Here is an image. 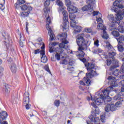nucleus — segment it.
<instances>
[{
    "instance_id": "42",
    "label": "nucleus",
    "mask_w": 124,
    "mask_h": 124,
    "mask_svg": "<svg viewBox=\"0 0 124 124\" xmlns=\"http://www.w3.org/2000/svg\"><path fill=\"white\" fill-rule=\"evenodd\" d=\"M54 105L56 107H59V106H60V100H56L54 101Z\"/></svg>"
},
{
    "instance_id": "49",
    "label": "nucleus",
    "mask_w": 124,
    "mask_h": 124,
    "mask_svg": "<svg viewBox=\"0 0 124 124\" xmlns=\"http://www.w3.org/2000/svg\"><path fill=\"white\" fill-rule=\"evenodd\" d=\"M67 69H68V70H70V71H73V70H74V68L73 67H70L68 66Z\"/></svg>"
},
{
    "instance_id": "25",
    "label": "nucleus",
    "mask_w": 124,
    "mask_h": 124,
    "mask_svg": "<svg viewBox=\"0 0 124 124\" xmlns=\"http://www.w3.org/2000/svg\"><path fill=\"white\" fill-rule=\"evenodd\" d=\"M10 69L13 73H16V71H17L16 64H12Z\"/></svg>"
},
{
    "instance_id": "26",
    "label": "nucleus",
    "mask_w": 124,
    "mask_h": 124,
    "mask_svg": "<svg viewBox=\"0 0 124 124\" xmlns=\"http://www.w3.org/2000/svg\"><path fill=\"white\" fill-rule=\"evenodd\" d=\"M4 89L5 93H9V92H10V86L8 84H5L4 87Z\"/></svg>"
},
{
    "instance_id": "4",
    "label": "nucleus",
    "mask_w": 124,
    "mask_h": 124,
    "mask_svg": "<svg viewBox=\"0 0 124 124\" xmlns=\"http://www.w3.org/2000/svg\"><path fill=\"white\" fill-rule=\"evenodd\" d=\"M108 80L109 81V82H111L110 85L111 86L108 87L107 89H105L103 91H102L103 94L104 96L103 95L104 98H106L108 100L110 99V101L112 100V98L109 96V94L111 92H113V87H118V83L116 80V78L111 76L108 78Z\"/></svg>"
},
{
    "instance_id": "12",
    "label": "nucleus",
    "mask_w": 124,
    "mask_h": 124,
    "mask_svg": "<svg viewBox=\"0 0 124 124\" xmlns=\"http://www.w3.org/2000/svg\"><path fill=\"white\" fill-rule=\"evenodd\" d=\"M113 100H118L117 102H116L115 104L116 108H118V107H121L123 105V101H124V99L120 95H117L113 97Z\"/></svg>"
},
{
    "instance_id": "23",
    "label": "nucleus",
    "mask_w": 124,
    "mask_h": 124,
    "mask_svg": "<svg viewBox=\"0 0 124 124\" xmlns=\"http://www.w3.org/2000/svg\"><path fill=\"white\" fill-rule=\"evenodd\" d=\"M49 12H50V9L48 7H45L44 9V15L45 16V17H47V15H49Z\"/></svg>"
},
{
    "instance_id": "45",
    "label": "nucleus",
    "mask_w": 124,
    "mask_h": 124,
    "mask_svg": "<svg viewBox=\"0 0 124 124\" xmlns=\"http://www.w3.org/2000/svg\"><path fill=\"white\" fill-rule=\"evenodd\" d=\"M75 63V62L74 61L70 60L69 62V65H70L71 66H72V65Z\"/></svg>"
},
{
    "instance_id": "43",
    "label": "nucleus",
    "mask_w": 124,
    "mask_h": 124,
    "mask_svg": "<svg viewBox=\"0 0 124 124\" xmlns=\"http://www.w3.org/2000/svg\"><path fill=\"white\" fill-rule=\"evenodd\" d=\"M22 38H23V37L21 35H20L19 45L21 47H23V46H24V44L23 43V41H22Z\"/></svg>"
},
{
    "instance_id": "17",
    "label": "nucleus",
    "mask_w": 124,
    "mask_h": 124,
    "mask_svg": "<svg viewBox=\"0 0 124 124\" xmlns=\"http://www.w3.org/2000/svg\"><path fill=\"white\" fill-rule=\"evenodd\" d=\"M41 55L42 56L41 59V61L42 62H43L44 63H45V62H47V61H48V59H47V57L45 55V50H43L41 52Z\"/></svg>"
},
{
    "instance_id": "21",
    "label": "nucleus",
    "mask_w": 124,
    "mask_h": 124,
    "mask_svg": "<svg viewBox=\"0 0 124 124\" xmlns=\"http://www.w3.org/2000/svg\"><path fill=\"white\" fill-rule=\"evenodd\" d=\"M24 102H25L26 104L29 103L30 102V93L26 92L24 93Z\"/></svg>"
},
{
    "instance_id": "51",
    "label": "nucleus",
    "mask_w": 124,
    "mask_h": 124,
    "mask_svg": "<svg viewBox=\"0 0 124 124\" xmlns=\"http://www.w3.org/2000/svg\"><path fill=\"white\" fill-rule=\"evenodd\" d=\"M61 63H62V64H66V60L65 59L63 60L61 62Z\"/></svg>"
},
{
    "instance_id": "48",
    "label": "nucleus",
    "mask_w": 124,
    "mask_h": 124,
    "mask_svg": "<svg viewBox=\"0 0 124 124\" xmlns=\"http://www.w3.org/2000/svg\"><path fill=\"white\" fill-rule=\"evenodd\" d=\"M28 26H29V22H26V31L27 32H29V27H28Z\"/></svg>"
},
{
    "instance_id": "58",
    "label": "nucleus",
    "mask_w": 124,
    "mask_h": 124,
    "mask_svg": "<svg viewBox=\"0 0 124 124\" xmlns=\"http://www.w3.org/2000/svg\"><path fill=\"white\" fill-rule=\"evenodd\" d=\"M1 124H8V123H7V122L5 121L3 122H1Z\"/></svg>"
},
{
    "instance_id": "44",
    "label": "nucleus",
    "mask_w": 124,
    "mask_h": 124,
    "mask_svg": "<svg viewBox=\"0 0 124 124\" xmlns=\"http://www.w3.org/2000/svg\"><path fill=\"white\" fill-rule=\"evenodd\" d=\"M43 45V46L41 47V49H42L41 51H44V49H45V44H44V43H39V45Z\"/></svg>"
},
{
    "instance_id": "8",
    "label": "nucleus",
    "mask_w": 124,
    "mask_h": 124,
    "mask_svg": "<svg viewBox=\"0 0 124 124\" xmlns=\"http://www.w3.org/2000/svg\"><path fill=\"white\" fill-rule=\"evenodd\" d=\"M117 14H116V20L115 22L118 23L119 25H116V26H119L118 31L122 33H124V23L122 21H121V20H123V16L124 15V9H122L119 10L118 12H115Z\"/></svg>"
},
{
    "instance_id": "6",
    "label": "nucleus",
    "mask_w": 124,
    "mask_h": 124,
    "mask_svg": "<svg viewBox=\"0 0 124 124\" xmlns=\"http://www.w3.org/2000/svg\"><path fill=\"white\" fill-rule=\"evenodd\" d=\"M106 44V47L108 49V51H111L108 53V58L109 59H112V61H113L114 63L116 64V65L111 66L110 67L109 70L110 71H112L114 68L118 67V64H119V61L114 59V57L116 56V52L113 51L114 48H113L112 45L110 44L109 42H107Z\"/></svg>"
},
{
    "instance_id": "57",
    "label": "nucleus",
    "mask_w": 124,
    "mask_h": 124,
    "mask_svg": "<svg viewBox=\"0 0 124 124\" xmlns=\"http://www.w3.org/2000/svg\"><path fill=\"white\" fill-rule=\"evenodd\" d=\"M121 79H124V75L120 76Z\"/></svg>"
},
{
    "instance_id": "53",
    "label": "nucleus",
    "mask_w": 124,
    "mask_h": 124,
    "mask_svg": "<svg viewBox=\"0 0 124 124\" xmlns=\"http://www.w3.org/2000/svg\"><path fill=\"white\" fill-rule=\"evenodd\" d=\"M79 84L80 85H81L82 86H85V81H83L82 80H80L79 81Z\"/></svg>"
},
{
    "instance_id": "9",
    "label": "nucleus",
    "mask_w": 124,
    "mask_h": 124,
    "mask_svg": "<svg viewBox=\"0 0 124 124\" xmlns=\"http://www.w3.org/2000/svg\"><path fill=\"white\" fill-rule=\"evenodd\" d=\"M62 43H60L59 45V52L60 54H62L63 53V49H67V48H69V46H67V44L69 43L68 41L66 40V37H67V33L66 32L62 33V34L60 35Z\"/></svg>"
},
{
    "instance_id": "36",
    "label": "nucleus",
    "mask_w": 124,
    "mask_h": 124,
    "mask_svg": "<svg viewBox=\"0 0 124 124\" xmlns=\"http://www.w3.org/2000/svg\"><path fill=\"white\" fill-rule=\"evenodd\" d=\"M106 120V118L105 117V114L104 113L101 116V121L102 122V123H105Z\"/></svg>"
},
{
    "instance_id": "47",
    "label": "nucleus",
    "mask_w": 124,
    "mask_h": 124,
    "mask_svg": "<svg viewBox=\"0 0 124 124\" xmlns=\"http://www.w3.org/2000/svg\"><path fill=\"white\" fill-rule=\"evenodd\" d=\"M111 63H112V60H108L107 64L109 66V65H110Z\"/></svg>"
},
{
    "instance_id": "2",
    "label": "nucleus",
    "mask_w": 124,
    "mask_h": 124,
    "mask_svg": "<svg viewBox=\"0 0 124 124\" xmlns=\"http://www.w3.org/2000/svg\"><path fill=\"white\" fill-rule=\"evenodd\" d=\"M67 10L69 13V16L70 21V26L72 28H73L74 31L73 32V35H75L77 38V44L78 45V26L76 25V21L74 20L76 18V16L75 13L77 12V8L75 6H71L67 8Z\"/></svg>"
},
{
    "instance_id": "24",
    "label": "nucleus",
    "mask_w": 124,
    "mask_h": 124,
    "mask_svg": "<svg viewBox=\"0 0 124 124\" xmlns=\"http://www.w3.org/2000/svg\"><path fill=\"white\" fill-rule=\"evenodd\" d=\"M116 39L117 40L118 43L123 44V41H124V35L120 36L119 38H116Z\"/></svg>"
},
{
    "instance_id": "29",
    "label": "nucleus",
    "mask_w": 124,
    "mask_h": 124,
    "mask_svg": "<svg viewBox=\"0 0 124 124\" xmlns=\"http://www.w3.org/2000/svg\"><path fill=\"white\" fill-rule=\"evenodd\" d=\"M65 5L67 6V8H69L71 6H74L73 5H71V1L70 0H65Z\"/></svg>"
},
{
    "instance_id": "34",
    "label": "nucleus",
    "mask_w": 124,
    "mask_h": 124,
    "mask_svg": "<svg viewBox=\"0 0 124 124\" xmlns=\"http://www.w3.org/2000/svg\"><path fill=\"white\" fill-rule=\"evenodd\" d=\"M119 85L122 86L121 88V92H124V80H122L120 83Z\"/></svg>"
},
{
    "instance_id": "60",
    "label": "nucleus",
    "mask_w": 124,
    "mask_h": 124,
    "mask_svg": "<svg viewBox=\"0 0 124 124\" xmlns=\"http://www.w3.org/2000/svg\"><path fill=\"white\" fill-rule=\"evenodd\" d=\"M2 76V73H0V78Z\"/></svg>"
},
{
    "instance_id": "37",
    "label": "nucleus",
    "mask_w": 124,
    "mask_h": 124,
    "mask_svg": "<svg viewBox=\"0 0 124 124\" xmlns=\"http://www.w3.org/2000/svg\"><path fill=\"white\" fill-rule=\"evenodd\" d=\"M85 32H87V33H91L92 31H93V30H92L91 28H87L85 29Z\"/></svg>"
},
{
    "instance_id": "41",
    "label": "nucleus",
    "mask_w": 124,
    "mask_h": 124,
    "mask_svg": "<svg viewBox=\"0 0 124 124\" xmlns=\"http://www.w3.org/2000/svg\"><path fill=\"white\" fill-rule=\"evenodd\" d=\"M55 59H56V60H57V61H60V60H61V55H60V54H59V53H57L55 54Z\"/></svg>"
},
{
    "instance_id": "10",
    "label": "nucleus",
    "mask_w": 124,
    "mask_h": 124,
    "mask_svg": "<svg viewBox=\"0 0 124 124\" xmlns=\"http://www.w3.org/2000/svg\"><path fill=\"white\" fill-rule=\"evenodd\" d=\"M88 5H85L82 8V11H88L89 14L93 13V6H95V0H86Z\"/></svg>"
},
{
    "instance_id": "31",
    "label": "nucleus",
    "mask_w": 124,
    "mask_h": 124,
    "mask_svg": "<svg viewBox=\"0 0 124 124\" xmlns=\"http://www.w3.org/2000/svg\"><path fill=\"white\" fill-rule=\"evenodd\" d=\"M120 73L121 72H120V70L116 69L112 73V74L114 75V76H116V77H117V76L120 75Z\"/></svg>"
},
{
    "instance_id": "16",
    "label": "nucleus",
    "mask_w": 124,
    "mask_h": 124,
    "mask_svg": "<svg viewBox=\"0 0 124 124\" xmlns=\"http://www.w3.org/2000/svg\"><path fill=\"white\" fill-rule=\"evenodd\" d=\"M114 27H116V29H112V27H110V31L111 32V34L115 37H118L120 36V33H119V31H116L115 30H118L119 31V25H114Z\"/></svg>"
},
{
    "instance_id": "5",
    "label": "nucleus",
    "mask_w": 124,
    "mask_h": 124,
    "mask_svg": "<svg viewBox=\"0 0 124 124\" xmlns=\"http://www.w3.org/2000/svg\"><path fill=\"white\" fill-rule=\"evenodd\" d=\"M58 12L62 13L63 15V23L62 25L63 31H68V16L67 15V12L64 10V6H63V3L62 5L59 6Z\"/></svg>"
},
{
    "instance_id": "27",
    "label": "nucleus",
    "mask_w": 124,
    "mask_h": 124,
    "mask_svg": "<svg viewBox=\"0 0 124 124\" xmlns=\"http://www.w3.org/2000/svg\"><path fill=\"white\" fill-rule=\"evenodd\" d=\"M5 2V0H0V9L1 10H4Z\"/></svg>"
},
{
    "instance_id": "15",
    "label": "nucleus",
    "mask_w": 124,
    "mask_h": 124,
    "mask_svg": "<svg viewBox=\"0 0 124 124\" xmlns=\"http://www.w3.org/2000/svg\"><path fill=\"white\" fill-rule=\"evenodd\" d=\"M49 25H50V23H46V28L47 31H49L48 33H49L50 40L53 41L54 40V38H55V34H54L53 31L51 30V27H50Z\"/></svg>"
},
{
    "instance_id": "13",
    "label": "nucleus",
    "mask_w": 124,
    "mask_h": 124,
    "mask_svg": "<svg viewBox=\"0 0 124 124\" xmlns=\"http://www.w3.org/2000/svg\"><path fill=\"white\" fill-rule=\"evenodd\" d=\"M121 2L122 1H120V0H115L113 3V6H114L113 8L115 12H118L119 10H122V9H123L124 5H123L122 4H120V2Z\"/></svg>"
},
{
    "instance_id": "59",
    "label": "nucleus",
    "mask_w": 124,
    "mask_h": 124,
    "mask_svg": "<svg viewBox=\"0 0 124 124\" xmlns=\"http://www.w3.org/2000/svg\"><path fill=\"white\" fill-rule=\"evenodd\" d=\"M1 63H2V60L0 59V64H1Z\"/></svg>"
},
{
    "instance_id": "61",
    "label": "nucleus",
    "mask_w": 124,
    "mask_h": 124,
    "mask_svg": "<svg viewBox=\"0 0 124 124\" xmlns=\"http://www.w3.org/2000/svg\"><path fill=\"white\" fill-rule=\"evenodd\" d=\"M71 122V121H70V120H68V121H67V124H69Z\"/></svg>"
},
{
    "instance_id": "30",
    "label": "nucleus",
    "mask_w": 124,
    "mask_h": 124,
    "mask_svg": "<svg viewBox=\"0 0 124 124\" xmlns=\"http://www.w3.org/2000/svg\"><path fill=\"white\" fill-rule=\"evenodd\" d=\"M118 49L119 52H123V51H124V47L123 46V44L118 43Z\"/></svg>"
},
{
    "instance_id": "3",
    "label": "nucleus",
    "mask_w": 124,
    "mask_h": 124,
    "mask_svg": "<svg viewBox=\"0 0 124 124\" xmlns=\"http://www.w3.org/2000/svg\"><path fill=\"white\" fill-rule=\"evenodd\" d=\"M93 15V16H96V21L98 24L97 28L98 30L103 31L102 37L104 38V39H108V38H109V35L107 34V32H106V27L102 24V23H103L102 19L101 18L102 15H101L99 12L94 11Z\"/></svg>"
},
{
    "instance_id": "7",
    "label": "nucleus",
    "mask_w": 124,
    "mask_h": 124,
    "mask_svg": "<svg viewBox=\"0 0 124 124\" xmlns=\"http://www.w3.org/2000/svg\"><path fill=\"white\" fill-rule=\"evenodd\" d=\"M78 50L80 51L81 54H78V57H81L83 58L84 56H85V52L83 51V50L86 49L87 48V44H86V41L84 38V36H85V34L81 33L78 34Z\"/></svg>"
},
{
    "instance_id": "40",
    "label": "nucleus",
    "mask_w": 124,
    "mask_h": 124,
    "mask_svg": "<svg viewBox=\"0 0 124 124\" xmlns=\"http://www.w3.org/2000/svg\"><path fill=\"white\" fill-rule=\"evenodd\" d=\"M50 0H46L45 2V7H48L50 5Z\"/></svg>"
},
{
    "instance_id": "62",
    "label": "nucleus",
    "mask_w": 124,
    "mask_h": 124,
    "mask_svg": "<svg viewBox=\"0 0 124 124\" xmlns=\"http://www.w3.org/2000/svg\"><path fill=\"white\" fill-rule=\"evenodd\" d=\"M30 117H32V116H34V115H33V114L32 113V114H30Z\"/></svg>"
},
{
    "instance_id": "1",
    "label": "nucleus",
    "mask_w": 124,
    "mask_h": 124,
    "mask_svg": "<svg viewBox=\"0 0 124 124\" xmlns=\"http://www.w3.org/2000/svg\"><path fill=\"white\" fill-rule=\"evenodd\" d=\"M78 60L84 63L86 67H87V69L88 71L90 72L88 74L86 73L87 78H84V80H85V86L89 87V86L91 85V80L90 79H91L92 77H93V76H96V75H97L96 72H95V67L94 66V64H93V63H90L89 62H86L87 60L84 58H78Z\"/></svg>"
},
{
    "instance_id": "20",
    "label": "nucleus",
    "mask_w": 124,
    "mask_h": 124,
    "mask_svg": "<svg viewBox=\"0 0 124 124\" xmlns=\"http://www.w3.org/2000/svg\"><path fill=\"white\" fill-rule=\"evenodd\" d=\"M26 2V0H17V2L15 4V7L18 9L20 8V5L24 4Z\"/></svg>"
},
{
    "instance_id": "39",
    "label": "nucleus",
    "mask_w": 124,
    "mask_h": 124,
    "mask_svg": "<svg viewBox=\"0 0 124 124\" xmlns=\"http://www.w3.org/2000/svg\"><path fill=\"white\" fill-rule=\"evenodd\" d=\"M44 68L46 71L48 72V73L51 74V71H50V69H49V66H48V65H46L44 66Z\"/></svg>"
},
{
    "instance_id": "54",
    "label": "nucleus",
    "mask_w": 124,
    "mask_h": 124,
    "mask_svg": "<svg viewBox=\"0 0 124 124\" xmlns=\"http://www.w3.org/2000/svg\"><path fill=\"white\" fill-rule=\"evenodd\" d=\"M4 69L2 67H0V73H2V72L3 71Z\"/></svg>"
},
{
    "instance_id": "55",
    "label": "nucleus",
    "mask_w": 124,
    "mask_h": 124,
    "mask_svg": "<svg viewBox=\"0 0 124 124\" xmlns=\"http://www.w3.org/2000/svg\"><path fill=\"white\" fill-rule=\"evenodd\" d=\"M2 36L4 37V39H5V38L6 37V34H5V32H4V33H2Z\"/></svg>"
},
{
    "instance_id": "50",
    "label": "nucleus",
    "mask_w": 124,
    "mask_h": 124,
    "mask_svg": "<svg viewBox=\"0 0 124 124\" xmlns=\"http://www.w3.org/2000/svg\"><path fill=\"white\" fill-rule=\"evenodd\" d=\"M121 72L124 74V63L122 65V66L121 67Z\"/></svg>"
},
{
    "instance_id": "64",
    "label": "nucleus",
    "mask_w": 124,
    "mask_h": 124,
    "mask_svg": "<svg viewBox=\"0 0 124 124\" xmlns=\"http://www.w3.org/2000/svg\"><path fill=\"white\" fill-rule=\"evenodd\" d=\"M123 62H124V58L122 59Z\"/></svg>"
},
{
    "instance_id": "28",
    "label": "nucleus",
    "mask_w": 124,
    "mask_h": 124,
    "mask_svg": "<svg viewBox=\"0 0 124 124\" xmlns=\"http://www.w3.org/2000/svg\"><path fill=\"white\" fill-rule=\"evenodd\" d=\"M31 11H26V12H22L21 14V16H22V17H28V16H29V14H30V13H31L30 12Z\"/></svg>"
},
{
    "instance_id": "33",
    "label": "nucleus",
    "mask_w": 124,
    "mask_h": 124,
    "mask_svg": "<svg viewBox=\"0 0 124 124\" xmlns=\"http://www.w3.org/2000/svg\"><path fill=\"white\" fill-rule=\"evenodd\" d=\"M51 1H55V0H50ZM56 2L57 4V5H58V6H60V5H62V1L61 0H56Z\"/></svg>"
},
{
    "instance_id": "18",
    "label": "nucleus",
    "mask_w": 124,
    "mask_h": 124,
    "mask_svg": "<svg viewBox=\"0 0 124 124\" xmlns=\"http://www.w3.org/2000/svg\"><path fill=\"white\" fill-rule=\"evenodd\" d=\"M58 44H59V43H53L51 45H49V53H53V52H55V51H57V50L56 49V48H55V46H56V45H58Z\"/></svg>"
},
{
    "instance_id": "38",
    "label": "nucleus",
    "mask_w": 124,
    "mask_h": 124,
    "mask_svg": "<svg viewBox=\"0 0 124 124\" xmlns=\"http://www.w3.org/2000/svg\"><path fill=\"white\" fill-rule=\"evenodd\" d=\"M47 16V17L46 18V24H51V17L49 16V15H47L46 16V17Z\"/></svg>"
},
{
    "instance_id": "14",
    "label": "nucleus",
    "mask_w": 124,
    "mask_h": 124,
    "mask_svg": "<svg viewBox=\"0 0 124 124\" xmlns=\"http://www.w3.org/2000/svg\"><path fill=\"white\" fill-rule=\"evenodd\" d=\"M117 109V107L114 104H108L105 108L106 112H114Z\"/></svg>"
},
{
    "instance_id": "63",
    "label": "nucleus",
    "mask_w": 124,
    "mask_h": 124,
    "mask_svg": "<svg viewBox=\"0 0 124 124\" xmlns=\"http://www.w3.org/2000/svg\"><path fill=\"white\" fill-rule=\"evenodd\" d=\"M122 115H123V116H124V110H123L122 112Z\"/></svg>"
},
{
    "instance_id": "11",
    "label": "nucleus",
    "mask_w": 124,
    "mask_h": 124,
    "mask_svg": "<svg viewBox=\"0 0 124 124\" xmlns=\"http://www.w3.org/2000/svg\"><path fill=\"white\" fill-rule=\"evenodd\" d=\"M108 19L111 23V25L110 26V27L112 28V30L117 29V28L115 26H116V25H120V24H119V22H116V20H115V16L112 14L108 15Z\"/></svg>"
},
{
    "instance_id": "52",
    "label": "nucleus",
    "mask_w": 124,
    "mask_h": 124,
    "mask_svg": "<svg viewBox=\"0 0 124 124\" xmlns=\"http://www.w3.org/2000/svg\"><path fill=\"white\" fill-rule=\"evenodd\" d=\"M82 31V27L78 26V32H81Z\"/></svg>"
},
{
    "instance_id": "19",
    "label": "nucleus",
    "mask_w": 124,
    "mask_h": 124,
    "mask_svg": "<svg viewBox=\"0 0 124 124\" xmlns=\"http://www.w3.org/2000/svg\"><path fill=\"white\" fill-rule=\"evenodd\" d=\"M21 10H28V11H31L32 10V7L29 5V4H24L22 6H20Z\"/></svg>"
},
{
    "instance_id": "56",
    "label": "nucleus",
    "mask_w": 124,
    "mask_h": 124,
    "mask_svg": "<svg viewBox=\"0 0 124 124\" xmlns=\"http://www.w3.org/2000/svg\"><path fill=\"white\" fill-rule=\"evenodd\" d=\"M38 41L39 42H41V41H42V39H41V38H39L38 39Z\"/></svg>"
},
{
    "instance_id": "35",
    "label": "nucleus",
    "mask_w": 124,
    "mask_h": 124,
    "mask_svg": "<svg viewBox=\"0 0 124 124\" xmlns=\"http://www.w3.org/2000/svg\"><path fill=\"white\" fill-rule=\"evenodd\" d=\"M42 51L43 50H41V49H35L34 50L33 53L34 55H37V54H39V53L41 54V52H42Z\"/></svg>"
},
{
    "instance_id": "32",
    "label": "nucleus",
    "mask_w": 124,
    "mask_h": 124,
    "mask_svg": "<svg viewBox=\"0 0 124 124\" xmlns=\"http://www.w3.org/2000/svg\"><path fill=\"white\" fill-rule=\"evenodd\" d=\"M94 40V45L96 47H98L99 46V41L97 39H93Z\"/></svg>"
},
{
    "instance_id": "22",
    "label": "nucleus",
    "mask_w": 124,
    "mask_h": 124,
    "mask_svg": "<svg viewBox=\"0 0 124 124\" xmlns=\"http://www.w3.org/2000/svg\"><path fill=\"white\" fill-rule=\"evenodd\" d=\"M0 118H1L2 120H5L6 118H7V112L6 111H2L0 113Z\"/></svg>"
},
{
    "instance_id": "46",
    "label": "nucleus",
    "mask_w": 124,
    "mask_h": 124,
    "mask_svg": "<svg viewBox=\"0 0 124 124\" xmlns=\"http://www.w3.org/2000/svg\"><path fill=\"white\" fill-rule=\"evenodd\" d=\"M25 107L27 110H29V109L31 108V104H29V103L26 104Z\"/></svg>"
}]
</instances>
